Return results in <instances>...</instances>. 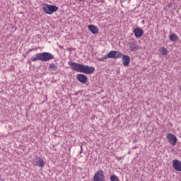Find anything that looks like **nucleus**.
Instances as JSON below:
<instances>
[{
    "label": "nucleus",
    "instance_id": "1",
    "mask_svg": "<svg viewBox=\"0 0 181 181\" xmlns=\"http://www.w3.org/2000/svg\"><path fill=\"white\" fill-rule=\"evenodd\" d=\"M54 55L49 52H42L37 54L35 57H31L32 62H49V60H53Z\"/></svg>",
    "mask_w": 181,
    "mask_h": 181
},
{
    "label": "nucleus",
    "instance_id": "2",
    "mask_svg": "<svg viewBox=\"0 0 181 181\" xmlns=\"http://www.w3.org/2000/svg\"><path fill=\"white\" fill-rule=\"evenodd\" d=\"M42 9L45 13H47L48 15H52L54 12H56L59 9V7L57 6H52L49 4H45L43 7Z\"/></svg>",
    "mask_w": 181,
    "mask_h": 181
},
{
    "label": "nucleus",
    "instance_id": "3",
    "mask_svg": "<svg viewBox=\"0 0 181 181\" xmlns=\"http://www.w3.org/2000/svg\"><path fill=\"white\" fill-rule=\"evenodd\" d=\"M68 64L71 67L74 71H78V73H81V69L83 67V64H78L77 62H73L72 61H69Z\"/></svg>",
    "mask_w": 181,
    "mask_h": 181
},
{
    "label": "nucleus",
    "instance_id": "4",
    "mask_svg": "<svg viewBox=\"0 0 181 181\" xmlns=\"http://www.w3.org/2000/svg\"><path fill=\"white\" fill-rule=\"evenodd\" d=\"M94 181H105V176L104 175V170H99L93 176Z\"/></svg>",
    "mask_w": 181,
    "mask_h": 181
},
{
    "label": "nucleus",
    "instance_id": "5",
    "mask_svg": "<svg viewBox=\"0 0 181 181\" xmlns=\"http://www.w3.org/2000/svg\"><path fill=\"white\" fill-rule=\"evenodd\" d=\"M94 71H95V68L94 66H88L87 65L82 64L81 73H84L85 74H93Z\"/></svg>",
    "mask_w": 181,
    "mask_h": 181
},
{
    "label": "nucleus",
    "instance_id": "6",
    "mask_svg": "<svg viewBox=\"0 0 181 181\" xmlns=\"http://www.w3.org/2000/svg\"><path fill=\"white\" fill-rule=\"evenodd\" d=\"M166 138L170 145H172L173 146H175L176 143L177 142V137H176L175 134L172 133H168Z\"/></svg>",
    "mask_w": 181,
    "mask_h": 181
},
{
    "label": "nucleus",
    "instance_id": "7",
    "mask_svg": "<svg viewBox=\"0 0 181 181\" xmlns=\"http://www.w3.org/2000/svg\"><path fill=\"white\" fill-rule=\"evenodd\" d=\"M122 54L118 51H110L106 55L107 59H121Z\"/></svg>",
    "mask_w": 181,
    "mask_h": 181
},
{
    "label": "nucleus",
    "instance_id": "8",
    "mask_svg": "<svg viewBox=\"0 0 181 181\" xmlns=\"http://www.w3.org/2000/svg\"><path fill=\"white\" fill-rule=\"evenodd\" d=\"M129 49L130 52H136L139 50V46H138V42L135 41H132L129 43Z\"/></svg>",
    "mask_w": 181,
    "mask_h": 181
},
{
    "label": "nucleus",
    "instance_id": "9",
    "mask_svg": "<svg viewBox=\"0 0 181 181\" xmlns=\"http://www.w3.org/2000/svg\"><path fill=\"white\" fill-rule=\"evenodd\" d=\"M173 168L177 172H181V161L177 159L173 160Z\"/></svg>",
    "mask_w": 181,
    "mask_h": 181
},
{
    "label": "nucleus",
    "instance_id": "10",
    "mask_svg": "<svg viewBox=\"0 0 181 181\" xmlns=\"http://www.w3.org/2000/svg\"><path fill=\"white\" fill-rule=\"evenodd\" d=\"M34 165L38 168H45V160L40 158H36L34 159Z\"/></svg>",
    "mask_w": 181,
    "mask_h": 181
},
{
    "label": "nucleus",
    "instance_id": "11",
    "mask_svg": "<svg viewBox=\"0 0 181 181\" xmlns=\"http://www.w3.org/2000/svg\"><path fill=\"white\" fill-rule=\"evenodd\" d=\"M76 78L80 83H82V84H86L87 83V76L83 74H78Z\"/></svg>",
    "mask_w": 181,
    "mask_h": 181
},
{
    "label": "nucleus",
    "instance_id": "12",
    "mask_svg": "<svg viewBox=\"0 0 181 181\" xmlns=\"http://www.w3.org/2000/svg\"><path fill=\"white\" fill-rule=\"evenodd\" d=\"M131 62V57L128 55H122V63L125 67L129 66Z\"/></svg>",
    "mask_w": 181,
    "mask_h": 181
},
{
    "label": "nucleus",
    "instance_id": "13",
    "mask_svg": "<svg viewBox=\"0 0 181 181\" xmlns=\"http://www.w3.org/2000/svg\"><path fill=\"white\" fill-rule=\"evenodd\" d=\"M133 33H134L135 37H141L144 35V31L139 28H134Z\"/></svg>",
    "mask_w": 181,
    "mask_h": 181
},
{
    "label": "nucleus",
    "instance_id": "14",
    "mask_svg": "<svg viewBox=\"0 0 181 181\" xmlns=\"http://www.w3.org/2000/svg\"><path fill=\"white\" fill-rule=\"evenodd\" d=\"M88 30H90V32H91V33H93V35H96V33H98V28H97V26L94 25H89L88 26Z\"/></svg>",
    "mask_w": 181,
    "mask_h": 181
},
{
    "label": "nucleus",
    "instance_id": "15",
    "mask_svg": "<svg viewBox=\"0 0 181 181\" xmlns=\"http://www.w3.org/2000/svg\"><path fill=\"white\" fill-rule=\"evenodd\" d=\"M159 53L161 56H166L168 54V49L165 47H163L159 49Z\"/></svg>",
    "mask_w": 181,
    "mask_h": 181
},
{
    "label": "nucleus",
    "instance_id": "16",
    "mask_svg": "<svg viewBox=\"0 0 181 181\" xmlns=\"http://www.w3.org/2000/svg\"><path fill=\"white\" fill-rule=\"evenodd\" d=\"M170 40L171 42H176L177 40V35L176 34H171L170 35Z\"/></svg>",
    "mask_w": 181,
    "mask_h": 181
},
{
    "label": "nucleus",
    "instance_id": "17",
    "mask_svg": "<svg viewBox=\"0 0 181 181\" xmlns=\"http://www.w3.org/2000/svg\"><path fill=\"white\" fill-rule=\"evenodd\" d=\"M49 67L52 71H56V70H57V66L53 63L50 64Z\"/></svg>",
    "mask_w": 181,
    "mask_h": 181
},
{
    "label": "nucleus",
    "instance_id": "18",
    "mask_svg": "<svg viewBox=\"0 0 181 181\" xmlns=\"http://www.w3.org/2000/svg\"><path fill=\"white\" fill-rule=\"evenodd\" d=\"M110 180L111 181H119V179L118 178V177H117V175H114L110 176Z\"/></svg>",
    "mask_w": 181,
    "mask_h": 181
},
{
    "label": "nucleus",
    "instance_id": "19",
    "mask_svg": "<svg viewBox=\"0 0 181 181\" xmlns=\"http://www.w3.org/2000/svg\"><path fill=\"white\" fill-rule=\"evenodd\" d=\"M107 59H108V58L107 57V55H106V56H105L102 58L98 59V61L99 62H104L105 60H107Z\"/></svg>",
    "mask_w": 181,
    "mask_h": 181
},
{
    "label": "nucleus",
    "instance_id": "20",
    "mask_svg": "<svg viewBox=\"0 0 181 181\" xmlns=\"http://www.w3.org/2000/svg\"><path fill=\"white\" fill-rule=\"evenodd\" d=\"M129 155H131V152H128Z\"/></svg>",
    "mask_w": 181,
    "mask_h": 181
},
{
    "label": "nucleus",
    "instance_id": "21",
    "mask_svg": "<svg viewBox=\"0 0 181 181\" xmlns=\"http://www.w3.org/2000/svg\"><path fill=\"white\" fill-rule=\"evenodd\" d=\"M78 1H83V0H78Z\"/></svg>",
    "mask_w": 181,
    "mask_h": 181
},
{
    "label": "nucleus",
    "instance_id": "22",
    "mask_svg": "<svg viewBox=\"0 0 181 181\" xmlns=\"http://www.w3.org/2000/svg\"><path fill=\"white\" fill-rule=\"evenodd\" d=\"M131 0H129V1H130Z\"/></svg>",
    "mask_w": 181,
    "mask_h": 181
}]
</instances>
